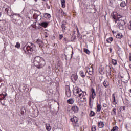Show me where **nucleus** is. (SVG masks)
<instances>
[{"mask_svg": "<svg viewBox=\"0 0 131 131\" xmlns=\"http://www.w3.org/2000/svg\"><path fill=\"white\" fill-rule=\"evenodd\" d=\"M111 115L115 116L116 115V108H113L111 113Z\"/></svg>", "mask_w": 131, "mask_h": 131, "instance_id": "obj_24", "label": "nucleus"}, {"mask_svg": "<svg viewBox=\"0 0 131 131\" xmlns=\"http://www.w3.org/2000/svg\"><path fill=\"white\" fill-rule=\"evenodd\" d=\"M92 71H88L87 70L86 72H88V74H89L90 75H93V73L94 72V70L93 69H92Z\"/></svg>", "mask_w": 131, "mask_h": 131, "instance_id": "obj_34", "label": "nucleus"}, {"mask_svg": "<svg viewBox=\"0 0 131 131\" xmlns=\"http://www.w3.org/2000/svg\"><path fill=\"white\" fill-rule=\"evenodd\" d=\"M43 16H44L45 18H46V19H50V18H51V17H52L51 16V14H50L49 13H44Z\"/></svg>", "mask_w": 131, "mask_h": 131, "instance_id": "obj_23", "label": "nucleus"}, {"mask_svg": "<svg viewBox=\"0 0 131 131\" xmlns=\"http://www.w3.org/2000/svg\"><path fill=\"white\" fill-rule=\"evenodd\" d=\"M25 112H26V110H25V108H24L23 110H21V111L20 112V114L23 115L24 114Z\"/></svg>", "mask_w": 131, "mask_h": 131, "instance_id": "obj_37", "label": "nucleus"}, {"mask_svg": "<svg viewBox=\"0 0 131 131\" xmlns=\"http://www.w3.org/2000/svg\"><path fill=\"white\" fill-rule=\"evenodd\" d=\"M70 120L72 121V122H74L76 124V123L78 122V118L76 117V116H74L73 118L70 119Z\"/></svg>", "mask_w": 131, "mask_h": 131, "instance_id": "obj_14", "label": "nucleus"}, {"mask_svg": "<svg viewBox=\"0 0 131 131\" xmlns=\"http://www.w3.org/2000/svg\"><path fill=\"white\" fill-rule=\"evenodd\" d=\"M10 17L12 22L16 25H21L22 24V21L20 20L21 19L20 14L13 13Z\"/></svg>", "mask_w": 131, "mask_h": 131, "instance_id": "obj_3", "label": "nucleus"}, {"mask_svg": "<svg viewBox=\"0 0 131 131\" xmlns=\"http://www.w3.org/2000/svg\"><path fill=\"white\" fill-rule=\"evenodd\" d=\"M46 129L47 131H51V129H52V127L51 125H50V124H46Z\"/></svg>", "mask_w": 131, "mask_h": 131, "instance_id": "obj_18", "label": "nucleus"}, {"mask_svg": "<svg viewBox=\"0 0 131 131\" xmlns=\"http://www.w3.org/2000/svg\"><path fill=\"white\" fill-rule=\"evenodd\" d=\"M125 128L127 130H128V127L127 126V124L125 125Z\"/></svg>", "mask_w": 131, "mask_h": 131, "instance_id": "obj_43", "label": "nucleus"}, {"mask_svg": "<svg viewBox=\"0 0 131 131\" xmlns=\"http://www.w3.org/2000/svg\"><path fill=\"white\" fill-rule=\"evenodd\" d=\"M85 96H86V92L85 91H82L81 93L79 94V97L80 98H83V100H86V98L85 97Z\"/></svg>", "mask_w": 131, "mask_h": 131, "instance_id": "obj_9", "label": "nucleus"}, {"mask_svg": "<svg viewBox=\"0 0 131 131\" xmlns=\"http://www.w3.org/2000/svg\"><path fill=\"white\" fill-rule=\"evenodd\" d=\"M40 11H37L36 13H35L33 15V18H34L35 19H38V17H39L40 16Z\"/></svg>", "mask_w": 131, "mask_h": 131, "instance_id": "obj_12", "label": "nucleus"}, {"mask_svg": "<svg viewBox=\"0 0 131 131\" xmlns=\"http://www.w3.org/2000/svg\"><path fill=\"white\" fill-rule=\"evenodd\" d=\"M77 32L78 33V35L80 34V33H79V30H78V28H77Z\"/></svg>", "mask_w": 131, "mask_h": 131, "instance_id": "obj_44", "label": "nucleus"}, {"mask_svg": "<svg viewBox=\"0 0 131 131\" xmlns=\"http://www.w3.org/2000/svg\"><path fill=\"white\" fill-rule=\"evenodd\" d=\"M63 34H60L59 36V39L60 40H61V39H62V38H63Z\"/></svg>", "mask_w": 131, "mask_h": 131, "instance_id": "obj_41", "label": "nucleus"}, {"mask_svg": "<svg viewBox=\"0 0 131 131\" xmlns=\"http://www.w3.org/2000/svg\"><path fill=\"white\" fill-rule=\"evenodd\" d=\"M81 92H82V90L80 88H77L76 89L74 90V94H75L76 95H78V96L79 97V94H81Z\"/></svg>", "mask_w": 131, "mask_h": 131, "instance_id": "obj_10", "label": "nucleus"}, {"mask_svg": "<svg viewBox=\"0 0 131 131\" xmlns=\"http://www.w3.org/2000/svg\"><path fill=\"white\" fill-rule=\"evenodd\" d=\"M90 117H93V116H95V112L91 111L90 114Z\"/></svg>", "mask_w": 131, "mask_h": 131, "instance_id": "obj_35", "label": "nucleus"}, {"mask_svg": "<svg viewBox=\"0 0 131 131\" xmlns=\"http://www.w3.org/2000/svg\"><path fill=\"white\" fill-rule=\"evenodd\" d=\"M112 63L114 66L117 65V60L116 59H112Z\"/></svg>", "mask_w": 131, "mask_h": 131, "instance_id": "obj_28", "label": "nucleus"}, {"mask_svg": "<svg viewBox=\"0 0 131 131\" xmlns=\"http://www.w3.org/2000/svg\"><path fill=\"white\" fill-rule=\"evenodd\" d=\"M84 52L85 53V54H87V55H90V54H91L90 50L85 48L84 49Z\"/></svg>", "mask_w": 131, "mask_h": 131, "instance_id": "obj_32", "label": "nucleus"}, {"mask_svg": "<svg viewBox=\"0 0 131 131\" xmlns=\"http://www.w3.org/2000/svg\"><path fill=\"white\" fill-rule=\"evenodd\" d=\"M72 110L74 112V113H77L78 112V111L79 110V108L77 106L74 105L72 107Z\"/></svg>", "mask_w": 131, "mask_h": 131, "instance_id": "obj_15", "label": "nucleus"}, {"mask_svg": "<svg viewBox=\"0 0 131 131\" xmlns=\"http://www.w3.org/2000/svg\"><path fill=\"white\" fill-rule=\"evenodd\" d=\"M61 14L62 16H66V13L64 12L62 9H61Z\"/></svg>", "mask_w": 131, "mask_h": 131, "instance_id": "obj_39", "label": "nucleus"}, {"mask_svg": "<svg viewBox=\"0 0 131 131\" xmlns=\"http://www.w3.org/2000/svg\"><path fill=\"white\" fill-rule=\"evenodd\" d=\"M2 82V80H0V82Z\"/></svg>", "mask_w": 131, "mask_h": 131, "instance_id": "obj_55", "label": "nucleus"}, {"mask_svg": "<svg viewBox=\"0 0 131 131\" xmlns=\"http://www.w3.org/2000/svg\"><path fill=\"white\" fill-rule=\"evenodd\" d=\"M116 130H118V127L116 126L115 127H113V131H116Z\"/></svg>", "mask_w": 131, "mask_h": 131, "instance_id": "obj_40", "label": "nucleus"}, {"mask_svg": "<svg viewBox=\"0 0 131 131\" xmlns=\"http://www.w3.org/2000/svg\"><path fill=\"white\" fill-rule=\"evenodd\" d=\"M2 16V12H0V17Z\"/></svg>", "mask_w": 131, "mask_h": 131, "instance_id": "obj_49", "label": "nucleus"}, {"mask_svg": "<svg viewBox=\"0 0 131 131\" xmlns=\"http://www.w3.org/2000/svg\"><path fill=\"white\" fill-rule=\"evenodd\" d=\"M66 95L67 97H70V96H71V92H70V89H68V90L66 91Z\"/></svg>", "mask_w": 131, "mask_h": 131, "instance_id": "obj_25", "label": "nucleus"}, {"mask_svg": "<svg viewBox=\"0 0 131 131\" xmlns=\"http://www.w3.org/2000/svg\"><path fill=\"white\" fill-rule=\"evenodd\" d=\"M39 25L40 26H42V27H44L45 28H46V27H48V25H49V23L43 21L41 23H39Z\"/></svg>", "mask_w": 131, "mask_h": 131, "instance_id": "obj_16", "label": "nucleus"}, {"mask_svg": "<svg viewBox=\"0 0 131 131\" xmlns=\"http://www.w3.org/2000/svg\"><path fill=\"white\" fill-rule=\"evenodd\" d=\"M103 85L104 87L105 88H108V85H109V82H108V81H107V80H105L103 82Z\"/></svg>", "mask_w": 131, "mask_h": 131, "instance_id": "obj_20", "label": "nucleus"}, {"mask_svg": "<svg viewBox=\"0 0 131 131\" xmlns=\"http://www.w3.org/2000/svg\"><path fill=\"white\" fill-rule=\"evenodd\" d=\"M4 9L5 10V13L7 14V15H8V16L10 17H11L14 13L12 10V9H11V7L9 6H7L6 7H5Z\"/></svg>", "mask_w": 131, "mask_h": 131, "instance_id": "obj_5", "label": "nucleus"}, {"mask_svg": "<svg viewBox=\"0 0 131 131\" xmlns=\"http://www.w3.org/2000/svg\"><path fill=\"white\" fill-rule=\"evenodd\" d=\"M97 112H100L101 111V109H102V105L101 104H98L97 106Z\"/></svg>", "mask_w": 131, "mask_h": 131, "instance_id": "obj_31", "label": "nucleus"}, {"mask_svg": "<svg viewBox=\"0 0 131 131\" xmlns=\"http://www.w3.org/2000/svg\"><path fill=\"white\" fill-rule=\"evenodd\" d=\"M91 129L92 131H96V130H97V128H96V126H92Z\"/></svg>", "mask_w": 131, "mask_h": 131, "instance_id": "obj_38", "label": "nucleus"}, {"mask_svg": "<svg viewBox=\"0 0 131 131\" xmlns=\"http://www.w3.org/2000/svg\"><path fill=\"white\" fill-rule=\"evenodd\" d=\"M118 16H119V15L116 12L112 13V16L113 17V20L116 24H117V26L119 29L121 30H124L126 23L124 20L122 19L121 18L118 17Z\"/></svg>", "mask_w": 131, "mask_h": 131, "instance_id": "obj_1", "label": "nucleus"}, {"mask_svg": "<svg viewBox=\"0 0 131 131\" xmlns=\"http://www.w3.org/2000/svg\"><path fill=\"white\" fill-rule=\"evenodd\" d=\"M42 1H46V0H42Z\"/></svg>", "mask_w": 131, "mask_h": 131, "instance_id": "obj_56", "label": "nucleus"}, {"mask_svg": "<svg viewBox=\"0 0 131 131\" xmlns=\"http://www.w3.org/2000/svg\"><path fill=\"white\" fill-rule=\"evenodd\" d=\"M91 95L90 96V103H91V99L94 100L96 98V92H95V89L92 88L91 90Z\"/></svg>", "mask_w": 131, "mask_h": 131, "instance_id": "obj_7", "label": "nucleus"}, {"mask_svg": "<svg viewBox=\"0 0 131 131\" xmlns=\"http://www.w3.org/2000/svg\"><path fill=\"white\" fill-rule=\"evenodd\" d=\"M34 65L39 69L42 68L46 65V61L42 57L37 56L34 58Z\"/></svg>", "mask_w": 131, "mask_h": 131, "instance_id": "obj_2", "label": "nucleus"}, {"mask_svg": "<svg viewBox=\"0 0 131 131\" xmlns=\"http://www.w3.org/2000/svg\"><path fill=\"white\" fill-rule=\"evenodd\" d=\"M48 69H51V67L50 66H48Z\"/></svg>", "mask_w": 131, "mask_h": 131, "instance_id": "obj_48", "label": "nucleus"}, {"mask_svg": "<svg viewBox=\"0 0 131 131\" xmlns=\"http://www.w3.org/2000/svg\"><path fill=\"white\" fill-rule=\"evenodd\" d=\"M89 104H90V105H91V101H90V100H89Z\"/></svg>", "mask_w": 131, "mask_h": 131, "instance_id": "obj_52", "label": "nucleus"}, {"mask_svg": "<svg viewBox=\"0 0 131 131\" xmlns=\"http://www.w3.org/2000/svg\"><path fill=\"white\" fill-rule=\"evenodd\" d=\"M7 95V93L0 94V103H1L2 105H5V100H6V97Z\"/></svg>", "mask_w": 131, "mask_h": 131, "instance_id": "obj_6", "label": "nucleus"}, {"mask_svg": "<svg viewBox=\"0 0 131 131\" xmlns=\"http://www.w3.org/2000/svg\"><path fill=\"white\" fill-rule=\"evenodd\" d=\"M35 49L34 44L30 43L27 47L25 46L23 48L24 54H30L31 52H33Z\"/></svg>", "mask_w": 131, "mask_h": 131, "instance_id": "obj_4", "label": "nucleus"}, {"mask_svg": "<svg viewBox=\"0 0 131 131\" xmlns=\"http://www.w3.org/2000/svg\"><path fill=\"white\" fill-rule=\"evenodd\" d=\"M79 74L81 77H82V78H84V77H85V74H84V72H83V71H79Z\"/></svg>", "mask_w": 131, "mask_h": 131, "instance_id": "obj_21", "label": "nucleus"}, {"mask_svg": "<svg viewBox=\"0 0 131 131\" xmlns=\"http://www.w3.org/2000/svg\"><path fill=\"white\" fill-rule=\"evenodd\" d=\"M129 61L131 62V53H129Z\"/></svg>", "mask_w": 131, "mask_h": 131, "instance_id": "obj_46", "label": "nucleus"}, {"mask_svg": "<svg viewBox=\"0 0 131 131\" xmlns=\"http://www.w3.org/2000/svg\"><path fill=\"white\" fill-rule=\"evenodd\" d=\"M123 37L122 34H118L116 36V38H119V39L122 38Z\"/></svg>", "mask_w": 131, "mask_h": 131, "instance_id": "obj_30", "label": "nucleus"}, {"mask_svg": "<svg viewBox=\"0 0 131 131\" xmlns=\"http://www.w3.org/2000/svg\"><path fill=\"white\" fill-rule=\"evenodd\" d=\"M40 19H41V16H40Z\"/></svg>", "mask_w": 131, "mask_h": 131, "instance_id": "obj_54", "label": "nucleus"}, {"mask_svg": "<svg viewBox=\"0 0 131 131\" xmlns=\"http://www.w3.org/2000/svg\"><path fill=\"white\" fill-rule=\"evenodd\" d=\"M67 103L70 104H72L74 103V100H73L72 98H70L67 100Z\"/></svg>", "mask_w": 131, "mask_h": 131, "instance_id": "obj_22", "label": "nucleus"}, {"mask_svg": "<svg viewBox=\"0 0 131 131\" xmlns=\"http://www.w3.org/2000/svg\"><path fill=\"white\" fill-rule=\"evenodd\" d=\"M36 43L38 44L40 48H42V47L44 46L43 42H42V40L41 39H37Z\"/></svg>", "mask_w": 131, "mask_h": 131, "instance_id": "obj_13", "label": "nucleus"}, {"mask_svg": "<svg viewBox=\"0 0 131 131\" xmlns=\"http://www.w3.org/2000/svg\"><path fill=\"white\" fill-rule=\"evenodd\" d=\"M112 100L113 105H116V104H117V102H116V100L115 99V95H114V94H113L112 95Z\"/></svg>", "mask_w": 131, "mask_h": 131, "instance_id": "obj_19", "label": "nucleus"}, {"mask_svg": "<svg viewBox=\"0 0 131 131\" xmlns=\"http://www.w3.org/2000/svg\"><path fill=\"white\" fill-rule=\"evenodd\" d=\"M106 71L108 73H111V67L110 66L106 67Z\"/></svg>", "mask_w": 131, "mask_h": 131, "instance_id": "obj_33", "label": "nucleus"}, {"mask_svg": "<svg viewBox=\"0 0 131 131\" xmlns=\"http://www.w3.org/2000/svg\"><path fill=\"white\" fill-rule=\"evenodd\" d=\"M106 41L108 42V43H111L112 41H113V38L110 37L106 39Z\"/></svg>", "mask_w": 131, "mask_h": 131, "instance_id": "obj_29", "label": "nucleus"}, {"mask_svg": "<svg viewBox=\"0 0 131 131\" xmlns=\"http://www.w3.org/2000/svg\"><path fill=\"white\" fill-rule=\"evenodd\" d=\"M34 1H35V2H37V0H34Z\"/></svg>", "mask_w": 131, "mask_h": 131, "instance_id": "obj_53", "label": "nucleus"}, {"mask_svg": "<svg viewBox=\"0 0 131 131\" xmlns=\"http://www.w3.org/2000/svg\"><path fill=\"white\" fill-rule=\"evenodd\" d=\"M98 125L99 128H103V127L105 126V125L104 124V122H102V121L98 122Z\"/></svg>", "mask_w": 131, "mask_h": 131, "instance_id": "obj_17", "label": "nucleus"}, {"mask_svg": "<svg viewBox=\"0 0 131 131\" xmlns=\"http://www.w3.org/2000/svg\"><path fill=\"white\" fill-rule=\"evenodd\" d=\"M109 51H110V53H112V48H109Z\"/></svg>", "mask_w": 131, "mask_h": 131, "instance_id": "obj_45", "label": "nucleus"}, {"mask_svg": "<svg viewBox=\"0 0 131 131\" xmlns=\"http://www.w3.org/2000/svg\"><path fill=\"white\" fill-rule=\"evenodd\" d=\"M65 0H61V5L62 8H65L66 7V5H65Z\"/></svg>", "mask_w": 131, "mask_h": 131, "instance_id": "obj_26", "label": "nucleus"}, {"mask_svg": "<svg viewBox=\"0 0 131 131\" xmlns=\"http://www.w3.org/2000/svg\"><path fill=\"white\" fill-rule=\"evenodd\" d=\"M0 131H1V129H0Z\"/></svg>", "mask_w": 131, "mask_h": 131, "instance_id": "obj_57", "label": "nucleus"}, {"mask_svg": "<svg viewBox=\"0 0 131 131\" xmlns=\"http://www.w3.org/2000/svg\"><path fill=\"white\" fill-rule=\"evenodd\" d=\"M77 79H78V76L76 74H73L71 76V80L72 82L75 83Z\"/></svg>", "mask_w": 131, "mask_h": 131, "instance_id": "obj_8", "label": "nucleus"}, {"mask_svg": "<svg viewBox=\"0 0 131 131\" xmlns=\"http://www.w3.org/2000/svg\"><path fill=\"white\" fill-rule=\"evenodd\" d=\"M64 40H65V41H66V38H64Z\"/></svg>", "mask_w": 131, "mask_h": 131, "instance_id": "obj_50", "label": "nucleus"}, {"mask_svg": "<svg viewBox=\"0 0 131 131\" xmlns=\"http://www.w3.org/2000/svg\"><path fill=\"white\" fill-rule=\"evenodd\" d=\"M15 47L17 49H19L20 47H21V45L19 43V42H17L16 45L15 46Z\"/></svg>", "mask_w": 131, "mask_h": 131, "instance_id": "obj_36", "label": "nucleus"}, {"mask_svg": "<svg viewBox=\"0 0 131 131\" xmlns=\"http://www.w3.org/2000/svg\"><path fill=\"white\" fill-rule=\"evenodd\" d=\"M126 6V3H125V1H122L120 4V7L121 8H124Z\"/></svg>", "mask_w": 131, "mask_h": 131, "instance_id": "obj_27", "label": "nucleus"}, {"mask_svg": "<svg viewBox=\"0 0 131 131\" xmlns=\"http://www.w3.org/2000/svg\"><path fill=\"white\" fill-rule=\"evenodd\" d=\"M118 52H120V50H118Z\"/></svg>", "mask_w": 131, "mask_h": 131, "instance_id": "obj_51", "label": "nucleus"}, {"mask_svg": "<svg viewBox=\"0 0 131 131\" xmlns=\"http://www.w3.org/2000/svg\"><path fill=\"white\" fill-rule=\"evenodd\" d=\"M66 21L65 20H63L61 23V28L62 29V32H66Z\"/></svg>", "mask_w": 131, "mask_h": 131, "instance_id": "obj_11", "label": "nucleus"}, {"mask_svg": "<svg viewBox=\"0 0 131 131\" xmlns=\"http://www.w3.org/2000/svg\"><path fill=\"white\" fill-rule=\"evenodd\" d=\"M47 9H50V6H48L47 7Z\"/></svg>", "mask_w": 131, "mask_h": 131, "instance_id": "obj_47", "label": "nucleus"}, {"mask_svg": "<svg viewBox=\"0 0 131 131\" xmlns=\"http://www.w3.org/2000/svg\"><path fill=\"white\" fill-rule=\"evenodd\" d=\"M121 110H123L124 111H125V106H121L120 107Z\"/></svg>", "mask_w": 131, "mask_h": 131, "instance_id": "obj_42", "label": "nucleus"}]
</instances>
